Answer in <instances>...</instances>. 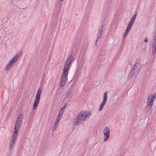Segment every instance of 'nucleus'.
Returning a JSON list of instances; mask_svg holds the SVG:
<instances>
[{
  "label": "nucleus",
  "instance_id": "nucleus-12",
  "mask_svg": "<svg viewBox=\"0 0 156 156\" xmlns=\"http://www.w3.org/2000/svg\"><path fill=\"white\" fill-rule=\"evenodd\" d=\"M80 73L81 72L80 70L77 69L74 76L73 80L75 81L76 82L78 80V78L79 76L80 75Z\"/></svg>",
  "mask_w": 156,
  "mask_h": 156
},
{
  "label": "nucleus",
  "instance_id": "nucleus-14",
  "mask_svg": "<svg viewBox=\"0 0 156 156\" xmlns=\"http://www.w3.org/2000/svg\"><path fill=\"white\" fill-rule=\"evenodd\" d=\"M73 92L71 91L68 90V91L66 93L65 98L70 99L73 96Z\"/></svg>",
  "mask_w": 156,
  "mask_h": 156
},
{
  "label": "nucleus",
  "instance_id": "nucleus-6",
  "mask_svg": "<svg viewBox=\"0 0 156 156\" xmlns=\"http://www.w3.org/2000/svg\"><path fill=\"white\" fill-rule=\"evenodd\" d=\"M137 16V13H136L135 15H134L132 18L130 20L129 23L128 24V25L127 27L126 30L124 33V38L126 37L127 35L128 34L134 22L135 19L136 18Z\"/></svg>",
  "mask_w": 156,
  "mask_h": 156
},
{
  "label": "nucleus",
  "instance_id": "nucleus-23",
  "mask_svg": "<svg viewBox=\"0 0 156 156\" xmlns=\"http://www.w3.org/2000/svg\"><path fill=\"white\" fill-rule=\"evenodd\" d=\"M66 106H64L62 108H61V110H63L65 109Z\"/></svg>",
  "mask_w": 156,
  "mask_h": 156
},
{
  "label": "nucleus",
  "instance_id": "nucleus-22",
  "mask_svg": "<svg viewBox=\"0 0 156 156\" xmlns=\"http://www.w3.org/2000/svg\"><path fill=\"white\" fill-rule=\"evenodd\" d=\"M144 41L145 42H147L148 41V39L147 38H146L144 39Z\"/></svg>",
  "mask_w": 156,
  "mask_h": 156
},
{
  "label": "nucleus",
  "instance_id": "nucleus-5",
  "mask_svg": "<svg viewBox=\"0 0 156 156\" xmlns=\"http://www.w3.org/2000/svg\"><path fill=\"white\" fill-rule=\"evenodd\" d=\"M141 67V66L140 64L138 63H135L133 68L131 70L128 77L130 78L134 77L136 78L140 72Z\"/></svg>",
  "mask_w": 156,
  "mask_h": 156
},
{
  "label": "nucleus",
  "instance_id": "nucleus-20",
  "mask_svg": "<svg viewBox=\"0 0 156 156\" xmlns=\"http://www.w3.org/2000/svg\"><path fill=\"white\" fill-rule=\"evenodd\" d=\"M61 116L58 115L57 118L56 120L59 121L61 119Z\"/></svg>",
  "mask_w": 156,
  "mask_h": 156
},
{
  "label": "nucleus",
  "instance_id": "nucleus-3",
  "mask_svg": "<svg viewBox=\"0 0 156 156\" xmlns=\"http://www.w3.org/2000/svg\"><path fill=\"white\" fill-rule=\"evenodd\" d=\"M73 57L72 55L70 56L65 64L64 68L63 73H62L61 76V80L60 83L61 87H63L65 85L68 69L73 59Z\"/></svg>",
  "mask_w": 156,
  "mask_h": 156
},
{
  "label": "nucleus",
  "instance_id": "nucleus-26",
  "mask_svg": "<svg viewBox=\"0 0 156 156\" xmlns=\"http://www.w3.org/2000/svg\"><path fill=\"white\" fill-rule=\"evenodd\" d=\"M61 2H62L63 1V0H60Z\"/></svg>",
  "mask_w": 156,
  "mask_h": 156
},
{
  "label": "nucleus",
  "instance_id": "nucleus-9",
  "mask_svg": "<svg viewBox=\"0 0 156 156\" xmlns=\"http://www.w3.org/2000/svg\"><path fill=\"white\" fill-rule=\"evenodd\" d=\"M103 133L105 136L103 140L105 142L106 141L109 139L110 136V129L108 127L106 126L105 127L103 131Z\"/></svg>",
  "mask_w": 156,
  "mask_h": 156
},
{
  "label": "nucleus",
  "instance_id": "nucleus-25",
  "mask_svg": "<svg viewBox=\"0 0 156 156\" xmlns=\"http://www.w3.org/2000/svg\"><path fill=\"white\" fill-rule=\"evenodd\" d=\"M73 51H72V54H73Z\"/></svg>",
  "mask_w": 156,
  "mask_h": 156
},
{
  "label": "nucleus",
  "instance_id": "nucleus-11",
  "mask_svg": "<svg viewBox=\"0 0 156 156\" xmlns=\"http://www.w3.org/2000/svg\"><path fill=\"white\" fill-rule=\"evenodd\" d=\"M76 86V84L74 81L72 80L70 81L69 83V88L68 90L72 92L74 90Z\"/></svg>",
  "mask_w": 156,
  "mask_h": 156
},
{
  "label": "nucleus",
  "instance_id": "nucleus-13",
  "mask_svg": "<svg viewBox=\"0 0 156 156\" xmlns=\"http://www.w3.org/2000/svg\"><path fill=\"white\" fill-rule=\"evenodd\" d=\"M103 25H102L101 28L99 29V31L98 32V37L97 39V40L96 41V42H95V44L97 45V41H98L99 39L101 37V35H102V33L103 30Z\"/></svg>",
  "mask_w": 156,
  "mask_h": 156
},
{
  "label": "nucleus",
  "instance_id": "nucleus-8",
  "mask_svg": "<svg viewBox=\"0 0 156 156\" xmlns=\"http://www.w3.org/2000/svg\"><path fill=\"white\" fill-rule=\"evenodd\" d=\"M156 93L150 95L148 96L147 98V105L150 107H151L153 105L154 100L155 99Z\"/></svg>",
  "mask_w": 156,
  "mask_h": 156
},
{
  "label": "nucleus",
  "instance_id": "nucleus-19",
  "mask_svg": "<svg viewBox=\"0 0 156 156\" xmlns=\"http://www.w3.org/2000/svg\"><path fill=\"white\" fill-rule=\"evenodd\" d=\"M57 126H56V125H54V126L53 127V129H52V130H53V132H54V131H55V130L57 128Z\"/></svg>",
  "mask_w": 156,
  "mask_h": 156
},
{
  "label": "nucleus",
  "instance_id": "nucleus-21",
  "mask_svg": "<svg viewBox=\"0 0 156 156\" xmlns=\"http://www.w3.org/2000/svg\"><path fill=\"white\" fill-rule=\"evenodd\" d=\"M59 121L56 120V121L55 122L54 125L58 126V125L59 122Z\"/></svg>",
  "mask_w": 156,
  "mask_h": 156
},
{
  "label": "nucleus",
  "instance_id": "nucleus-16",
  "mask_svg": "<svg viewBox=\"0 0 156 156\" xmlns=\"http://www.w3.org/2000/svg\"><path fill=\"white\" fill-rule=\"evenodd\" d=\"M16 57V56H15V57H14L13 58L11 59V60L10 61V62L13 64L14 63V62H16L18 59Z\"/></svg>",
  "mask_w": 156,
  "mask_h": 156
},
{
  "label": "nucleus",
  "instance_id": "nucleus-17",
  "mask_svg": "<svg viewBox=\"0 0 156 156\" xmlns=\"http://www.w3.org/2000/svg\"><path fill=\"white\" fill-rule=\"evenodd\" d=\"M22 54V52L21 51H20L15 56H16L17 58H18V57H20L21 55Z\"/></svg>",
  "mask_w": 156,
  "mask_h": 156
},
{
  "label": "nucleus",
  "instance_id": "nucleus-1",
  "mask_svg": "<svg viewBox=\"0 0 156 156\" xmlns=\"http://www.w3.org/2000/svg\"><path fill=\"white\" fill-rule=\"evenodd\" d=\"M23 117V114L20 113L17 118L14 128V133L12 136L9 146V150H11L13 146L18 134V130L21 125Z\"/></svg>",
  "mask_w": 156,
  "mask_h": 156
},
{
  "label": "nucleus",
  "instance_id": "nucleus-4",
  "mask_svg": "<svg viewBox=\"0 0 156 156\" xmlns=\"http://www.w3.org/2000/svg\"><path fill=\"white\" fill-rule=\"evenodd\" d=\"M91 113H89L87 112H82L76 116L75 122V125L79 126L83 122L86 120V119L88 115H90Z\"/></svg>",
  "mask_w": 156,
  "mask_h": 156
},
{
  "label": "nucleus",
  "instance_id": "nucleus-24",
  "mask_svg": "<svg viewBox=\"0 0 156 156\" xmlns=\"http://www.w3.org/2000/svg\"><path fill=\"white\" fill-rule=\"evenodd\" d=\"M111 2L110 1L109 2V3H108V5H107V6H109L111 5Z\"/></svg>",
  "mask_w": 156,
  "mask_h": 156
},
{
  "label": "nucleus",
  "instance_id": "nucleus-18",
  "mask_svg": "<svg viewBox=\"0 0 156 156\" xmlns=\"http://www.w3.org/2000/svg\"><path fill=\"white\" fill-rule=\"evenodd\" d=\"M64 110H60L58 115L62 116L64 112Z\"/></svg>",
  "mask_w": 156,
  "mask_h": 156
},
{
  "label": "nucleus",
  "instance_id": "nucleus-2",
  "mask_svg": "<svg viewBox=\"0 0 156 156\" xmlns=\"http://www.w3.org/2000/svg\"><path fill=\"white\" fill-rule=\"evenodd\" d=\"M23 117V114L20 113L17 118L14 128V133L12 136L9 146V150H11L13 146L18 134V130L21 125Z\"/></svg>",
  "mask_w": 156,
  "mask_h": 156
},
{
  "label": "nucleus",
  "instance_id": "nucleus-10",
  "mask_svg": "<svg viewBox=\"0 0 156 156\" xmlns=\"http://www.w3.org/2000/svg\"><path fill=\"white\" fill-rule=\"evenodd\" d=\"M107 93L108 91H106L104 94L103 100L101 102L99 108V111H101L105 105L107 100Z\"/></svg>",
  "mask_w": 156,
  "mask_h": 156
},
{
  "label": "nucleus",
  "instance_id": "nucleus-7",
  "mask_svg": "<svg viewBox=\"0 0 156 156\" xmlns=\"http://www.w3.org/2000/svg\"><path fill=\"white\" fill-rule=\"evenodd\" d=\"M41 89H39L37 93L34 103L33 105V108L34 109H36L37 107V105L39 104L40 100V95L41 93Z\"/></svg>",
  "mask_w": 156,
  "mask_h": 156
},
{
  "label": "nucleus",
  "instance_id": "nucleus-15",
  "mask_svg": "<svg viewBox=\"0 0 156 156\" xmlns=\"http://www.w3.org/2000/svg\"><path fill=\"white\" fill-rule=\"evenodd\" d=\"M13 64L12 63L10 62H9V63L8 64V65H7L6 66V67L5 68V70H8L11 67V66H12Z\"/></svg>",
  "mask_w": 156,
  "mask_h": 156
}]
</instances>
